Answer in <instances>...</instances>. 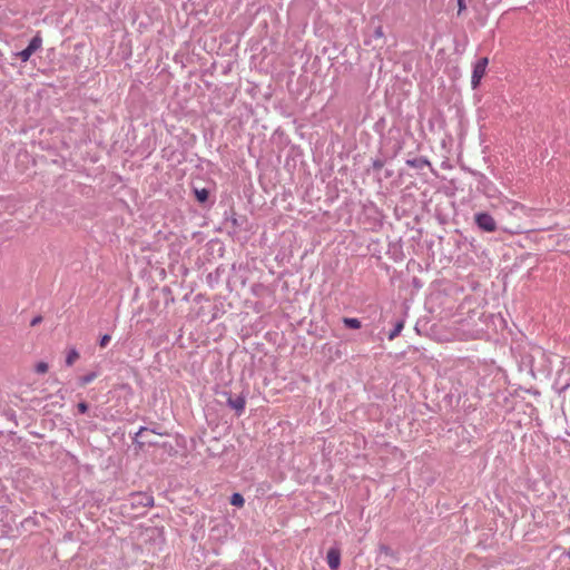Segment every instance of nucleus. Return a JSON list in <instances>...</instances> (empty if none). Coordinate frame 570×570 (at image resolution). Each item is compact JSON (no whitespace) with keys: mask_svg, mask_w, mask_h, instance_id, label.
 <instances>
[{"mask_svg":"<svg viewBox=\"0 0 570 570\" xmlns=\"http://www.w3.org/2000/svg\"><path fill=\"white\" fill-rule=\"evenodd\" d=\"M532 365L531 370H537L542 374H549L551 372L550 360L546 351L538 348L534 351V355L532 356Z\"/></svg>","mask_w":570,"mask_h":570,"instance_id":"1","label":"nucleus"},{"mask_svg":"<svg viewBox=\"0 0 570 570\" xmlns=\"http://www.w3.org/2000/svg\"><path fill=\"white\" fill-rule=\"evenodd\" d=\"M223 395L226 396L227 406L234 410L236 415L240 416L245 412L247 394L240 393L234 396L229 392H224Z\"/></svg>","mask_w":570,"mask_h":570,"instance_id":"2","label":"nucleus"},{"mask_svg":"<svg viewBox=\"0 0 570 570\" xmlns=\"http://www.w3.org/2000/svg\"><path fill=\"white\" fill-rule=\"evenodd\" d=\"M474 222L476 226L483 232L493 233L497 230V223L489 213H476L474 215Z\"/></svg>","mask_w":570,"mask_h":570,"instance_id":"3","label":"nucleus"},{"mask_svg":"<svg viewBox=\"0 0 570 570\" xmlns=\"http://www.w3.org/2000/svg\"><path fill=\"white\" fill-rule=\"evenodd\" d=\"M42 46V38L40 33L38 32L29 42L27 48L16 53L17 57L20 58L22 62H27L30 57L41 48Z\"/></svg>","mask_w":570,"mask_h":570,"instance_id":"4","label":"nucleus"},{"mask_svg":"<svg viewBox=\"0 0 570 570\" xmlns=\"http://www.w3.org/2000/svg\"><path fill=\"white\" fill-rule=\"evenodd\" d=\"M488 63H489V59L487 57L480 58L474 63L472 77H471V86L473 89H475L480 85L481 79L485 75Z\"/></svg>","mask_w":570,"mask_h":570,"instance_id":"5","label":"nucleus"},{"mask_svg":"<svg viewBox=\"0 0 570 570\" xmlns=\"http://www.w3.org/2000/svg\"><path fill=\"white\" fill-rule=\"evenodd\" d=\"M130 504L132 508H149L154 505V497L147 492H136L130 494Z\"/></svg>","mask_w":570,"mask_h":570,"instance_id":"6","label":"nucleus"},{"mask_svg":"<svg viewBox=\"0 0 570 570\" xmlns=\"http://www.w3.org/2000/svg\"><path fill=\"white\" fill-rule=\"evenodd\" d=\"M327 564L331 570H337L341 563V552L335 548H331L326 556Z\"/></svg>","mask_w":570,"mask_h":570,"instance_id":"7","label":"nucleus"},{"mask_svg":"<svg viewBox=\"0 0 570 570\" xmlns=\"http://www.w3.org/2000/svg\"><path fill=\"white\" fill-rule=\"evenodd\" d=\"M406 165L411 168H416V169H423L424 167L426 166H430L431 163L429 161V159L426 157H416V158H413V159H406Z\"/></svg>","mask_w":570,"mask_h":570,"instance_id":"8","label":"nucleus"},{"mask_svg":"<svg viewBox=\"0 0 570 570\" xmlns=\"http://www.w3.org/2000/svg\"><path fill=\"white\" fill-rule=\"evenodd\" d=\"M342 322L347 328H352V330H358L362 325L361 321L358 318H354V317H344L342 320Z\"/></svg>","mask_w":570,"mask_h":570,"instance_id":"9","label":"nucleus"},{"mask_svg":"<svg viewBox=\"0 0 570 570\" xmlns=\"http://www.w3.org/2000/svg\"><path fill=\"white\" fill-rule=\"evenodd\" d=\"M404 327V321H397L394 325V327L390 331L387 337L389 340H394L396 336L400 335L401 331Z\"/></svg>","mask_w":570,"mask_h":570,"instance_id":"10","label":"nucleus"},{"mask_svg":"<svg viewBox=\"0 0 570 570\" xmlns=\"http://www.w3.org/2000/svg\"><path fill=\"white\" fill-rule=\"evenodd\" d=\"M79 358V352L72 347L68 351L66 356V365L71 366Z\"/></svg>","mask_w":570,"mask_h":570,"instance_id":"11","label":"nucleus"},{"mask_svg":"<svg viewBox=\"0 0 570 570\" xmlns=\"http://www.w3.org/2000/svg\"><path fill=\"white\" fill-rule=\"evenodd\" d=\"M194 191H195L196 199L199 203L204 204L207 202L209 191L206 188H202V189L196 188Z\"/></svg>","mask_w":570,"mask_h":570,"instance_id":"12","label":"nucleus"},{"mask_svg":"<svg viewBox=\"0 0 570 570\" xmlns=\"http://www.w3.org/2000/svg\"><path fill=\"white\" fill-rule=\"evenodd\" d=\"M98 376L97 372H89L79 379V385L85 386L91 383Z\"/></svg>","mask_w":570,"mask_h":570,"instance_id":"13","label":"nucleus"},{"mask_svg":"<svg viewBox=\"0 0 570 570\" xmlns=\"http://www.w3.org/2000/svg\"><path fill=\"white\" fill-rule=\"evenodd\" d=\"M229 502H230L232 505L243 507L244 503H245V500H244V497L240 493L235 492V493L232 494Z\"/></svg>","mask_w":570,"mask_h":570,"instance_id":"14","label":"nucleus"},{"mask_svg":"<svg viewBox=\"0 0 570 570\" xmlns=\"http://www.w3.org/2000/svg\"><path fill=\"white\" fill-rule=\"evenodd\" d=\"M145 431H148V428L146 426H140L139 430L135 433V436L132 438V442L135 444H138L139 446H142V442H139L138 441V436H140V434Z\"/></svg>","mask_w":570,"mask_h":570,"instance_id":"15","label":"nucleus"},{"mask_svg":"<svg viewBox=\"0 0 570 570\" xmlns=\"http://www.w3.org/2000/svg\"><path fill=\"white\" fill-rule=\"evenodd\" d=\"M145 431H148V428L146 426H140L139 430L135 433V436L132 438V442L135 444H138L139 446H142V442H139L138 441V436H140V434Z\"/></svg>","mask_w":570,"mask_h":570,"instance_id":"16","label":"nucleus"},{"mask_svg":"<svg viewBox=\"0 0 570 570\" xmlns=\"http://www.w3.org/2000/svg\"><path fill=\"white\" fill-rule=\"evenodd\" d=\"M48 371V364L46 362H39L36 365V372L38 374H43Z\"/></svg>","mask_w":570,"mask_h":570,"instance_id":"17","label":"nucleus"},{"mask_svg":"<svg viewBox=\"0 0 570 570\" xmlns=\"http://www.w3.org/2000/svg\"><path fill=\"white\" fill-rule=\"evenodd\" d=\"M110 340H111V336L109 334L102 335L99 341V346L106 347L109 344Z\"/></svg>","mask_w":570,"mask_h":570,"instance_id":"18","label":"nucleus"},{"mask_svg":"<svg viewBox=\"0 0 570 570\" xmlns=\"http://www.w3.org/2000/svg\"><path fill=\"white\" fill-rule=\"evenodd\" d=\"M383 166H384V161L382 159H374L373 163H372V167L375 170L382 169Z\"/></svg>","mask_w":570,"mask_h":570,"instance_id":"19","label":"nucleus"},{"mask_svg":"<svg viewBox=\"0 0 570 570\" xmlns=\"http://www.w3.org/2000/svg\"><path fill=\"white\" fill-rule=\"evenodd\" d=\"M77 409H78L79 413L85 414L88 411L89 406L86 402H79L77 404Z\"/></svg>","mask_w":570,"mask_h":570,"instance_id":"20","label":"nucleus"},{"mask_svg":"<svg viewBox=\"0 0 570 570\" xmlns=\"http://www.w3.org/2000/svg\"><path fill=\"white\" fill-rule=\"evenodd\" d=\"M466 9L465 0H458V14L460 16Z\"/></svg>","mask_w":570,"mask_h":570,"instance_id":"21","label":"nucleus"},{"mask_svg":"<svg viewBox=\"0 0 570 570\" xmlns=\"http://www.w3.org/2000/svg\"><path fill=\"white\" fill-rule=\"evenodd\" d=\"M383 36H384L383 28L381 26L375 28L373 37L377 39V38H382Z\"/></svg>","mask_w":570,"mask_h":570,"instance_id":"22","label":"nucleus"},{"mask_svg":"<svg viewBox=\"0 0 570 570\" xmlns=\"http://www.w3.org/2000/svg\"><path fill=\"white\" fill-rule=\"evenodd\" d=\"M41 321H42V317H41L40 315H38V316H36V317H33V318L31 320L30 325H31V326H36V325L40 324V323H41Z\"/></svg>","mask_w":570,"mask_h":570,"instance_id":"23","label":"nucleus"},{"mask_svg":"<svg viewBox=\"0 0 570 570\" xmlns=\"http://www.w3.org/2000/svg\"><path fill=\"white\" fill-rule=\"evenodd\" d=\"M229 220H230V223H232V225H233L234 227H238V226H239L238 220H237V218L235 217V215H233V216L229 218Z\"/></svg>","mask_w":570,"mask_h":570,"instance_id":"24","label":"nucleus"},{"mask_svg":"<svg viewBox=\"0 0 570 570\" xmlns=\"http://www.w3.org/2000/svg\"><path fill=\"white\" fill-rule=\"evenodd\" d=\"M150 431H151L153 433L160 434L159 432H157V429H151Z\"/></svg>","mask_w":570,"mask_h":570,"instance_id":"25","label":"nucleus"},{"mask_svg":"<svg viewBox=\"0 0 570 570\" xmlns=\"http://www.w3.org/2000/svg\"><path fill=\"white\" fill-rule=\"evenodd\" d=\"M567 556L570 558V548H569V551H568Z\"/></svg>","mask_w":570,"mask_h":570,"instance_id":"26","label":"nucleus"}]
</instances>
